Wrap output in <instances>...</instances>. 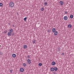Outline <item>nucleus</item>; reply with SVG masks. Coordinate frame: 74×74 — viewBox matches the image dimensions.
<instances>
[{
  "label": "nucleus",
  "instance_id": "1a4fd4ad",
  "mask_svg": "<svg viewBox=\"0 0 74 74\" xmlns=\"http://www.w3.org/2000/svg\"><path fill=\"white\" fill-rule=\"evenodd\" d=\"M27 45H24L23 48L24 49H26L27 48Z\"/></svg>",
  "mask_w": 74,
  "mask_h": 74
},
{
  "label": "nucleus",
  "instance_id": "6e6552de",
  "mask_svg": "<svg viewBox=\"0 0 74 74\" xmlns=\"http://www.w3.org/2000/svg\"><path fill=\"white\" fill-rule=\"evenodd\" d=\"M54 33V35L55 36H57V35H58V32L56 31Z\"/></svg>",
  "mask_w": 74,
  "mask_h": 74
},
{
  "label": "nucleus",
  "instance_id": "20e7f679",
  "mask_svg": "<svg viewBox=\"0 0 74 74\" xmlns=\"http://www.w3.org/2000/svg\"><path fill=\"white\" fill-rule=\"evenodd\" d=\"M27 62L28 63V64H31V60H30L29 59H28L27 60Z\"/></svg>",
  "mask_w": 74,
  "mask_h": 74
},
{
  "label": "nucleus",
  "instance_id": "ddd939ff",
  "mask_svg": "<svg viewBox=\"0 0 74 74\" xmlns=\"http://www.w3.org/2000/svg\"><path fill=\"white\" fill-rule=\"evenodd\" d=\"M54 68H51V71H54Z\"/></svg>",
  "mask_w": 74,
  "mask_h": 74
},
{
  "label": "nucleus",
  "instance_id": "412c9836",
  "mask_svg": "<svg viewBox=\"0 0 74 74\" xmlns=\"http://www.w3.org/2000/svg\"><path fill=\"white\" fill-rule=\"evenodd\" d=\"M58 48V52H60V47H59Z\"/></svg>",
  "mask_w": 74,
  "mask_h": 74
},
{
  "label": "nucleus",
  "instance_id": "7c9ffc66",
  "mask_svg": "<svg viewBox=\"0 0 74 74\" xmlns=\"http://www.w3.org/2000/svg\"><path fill=\"white\" fill-rule=\"evenodd\" d=\"M53 74H56V72H53Z\"/></svg>",
  "mask_w": 74,
  "mask_h": 74
},
{
  "label": "nucleus",
  "instance_id": "0eeeda50",
  "mask_svg": "<svg viewBox=\"0 0 74 74\" xmlns=\"http://www.w3.org/2000/svg\"><path fill=\"white\" fill-rule=\"evenodd\" d=\"M56 64V62H53L51 63V65L52 66H54Z\"/></svg>",
  "mask_w": 74,
  "mask_h": 74
},
{
  "label": "nucleus",
  "instance_id": "7ed1b4c3",
  "mask_svg": "<svg viewBox=\"0 0 74 74\" xmlns=\"http://www.w3.org/2000/svg\"><path fill=\"white\" fill-rule=\"evenodd\" d=\"M25 71L24 69L22 68H21L20 69V72H23Z\"/></svg>",
  "mask_w": 74,
  "mask_h": 74
},
{
  "label": "nucleus",
  "instance_id": "f3484780",
  "mask_svg": "<svg viewBox=\"0 0 74 74\" xmlns=\"http://www.w3.org/2000/svg\"><path fill=\"white\" fill-rule=\"evenodd\" d=\"M40 10L42 11H43L44 10V9L43 7H42L41 8Z\"/></svg>",
  "mask_w": 74,
  "mask_h": 74
},
{
  "label": "nucleus",
  "instance_id": "aec40b11",
  "mask_svg": "<svg viewBox=\"0 0 74 74\" xmlns=\"http://www.w3.org/2000/svg\"><path fill=\"white\" fill-rule=\"evenodd\" d=\"M11 35L12 36H14V35H15V32H13L12 33Z\"/></svg>",
  "mask_w": 74,
  "mask_h": 74
},
{
  "label": "nucleus",
  "instance_id": "2eb2a0df",
  "mask_svg": "<svg viewBox=\"0 0 74 74\" xmlns=\"http://www.w3.org/2000/svg\"><path fill=\"white\" fill-rule=\"evenodd\" d=\"M42 63H39L38 64V66H40L41 67V66H42Z\"/></svg>",
  "mask_w": 74,
  "mask_h": 74
},
{
  "label": "nucleus",
  "instance_id": "a211bd4d",
  "mask_svg": "<svg viewBox=\"0 0 74 74\" xmlns=\"http://www.w3.org/2000/svg\"><path fill=\"white\" fill-rule=\"evenodd\" d=\"M27 17H25L24 18V21H26V19H27Z\"/></svg>",
  "mask_w": 74,
  "mask_h": 74
},
{
  "label": "nucleus",
  "instance_id": "4be33fe9",
  "mask_svg": "<svg viewBox=\"0 0 74 74\" xmlns=\"http://www.w3.org/2000/svg\"><path fill=\"white\" fill-rule=\"evenodd\" d=\"M3 5V3H0V7H2Z\"/></svg>",
  "mask_w": 74,
  "mask_h": 74
},
{
  "label": "nucleus",
  "instance_id": "2f4dec72",
  "mask_svg": "<svg viewBox=\"0 0 74 74\" xmlns=\"http://www.w3.org/2000/svg\"><path fill=\"white\" fill-rule=\"evenodd\" d=\"M62 54H63V55H64V53H62Z\"/></svg>",
  "mask_w": 74,
  "mask_h": 74
},
{
  "label": "nucleus",
  "instance_id": "72a5a7b5",
  "mask_svg": "<svg viewBox=\"0 0 74 74\" xmlns=\"http://www.w3.org/2000/svg\"><path fill=\"white\" fill-rule=\"evenodd\" d=\"M44 0V1H45V0Z\"/></svg>",
  "mask_w": 74,
  "mask_h": 74
},
{
  "label": "nucleus",
  "instance_id": "9d476101",
  "mask_svg": "<svg viewBox=\"0 0 74 74\" xmlns=\"http://www.w3.org/2000/svg\"><path fill=\"white\" fill-rule=\"evenodd\" d=\"M13 58H15L16 57V54H13L12 55Z\"/></svg>",
  "mask_w": 74,
  "mask_h": 74
},
{
  "label": "nucleus",
  "instance_id": "f8f14e48",
  "mask_svg": "<svg viewBox=\"0 0 74 74\" xmlns=\"http://www.w3.org/2000/svg\"><path fill=\"white\" fill-rule=\"evenodd\" d=\"M54 70H55L56 71H58V68L57 67H54Z\"/></svg>",
  "mask_w": 74,
  "mask_h": 74
},
{
  "label": "nucleus",
  "instance_id": "f03ea898",
  "mask_svg": "<svg viewBox=\"0 0 74 74\" xmlns=\"http://www.w3.org/2000/svg\"><path fill=\"white\" fill-rule=\"evenodd\" d=\"M10 7H11V8H12V7H14V3L12 2H11L9 4Z\"/></svg>",
  "mask_w": 74,
  "mask_h": 74
},
{
  "label": "nucleus",
  "instance_id": "dca6fc26",
  "mask_svg": "<svg viewBox=\"0 0 74 74\" xmlns=\"http://www.w3.org/2000/svg\"><path fill=\"white\" fill-rule=\"evenodd\" d=\"M74 16H73V15H71L70 16V18H71V19H72L73 18V17Z\"/></svg>",
  "mask_w": 74,
  "mask_h": 74
},
{
  "label": "nucleus",
  "instance_id": "9b49d317",
  "mask_svg": "<svg viewBox=\"0 0 74 74\" xmlns=\"http://www.w3.org/2000/svg\"><path fill=\"white\" fill-rule=\"evenodd\" d=\"M68 28H70L71 27L72 25L71 24H69L68 25Z\"/></svg>",
  "mask_w": 74,
  "mask_h": 74
},
{
  "label": "nucleus",
  "instance_id": "c9c22d12",
  "mask_svg": "<svg viewBox=\"0 0 74 74\" xmlns=\"http://www.w3.org/2000/svg\"><path fill=\"white\" fill-rule=\"evenodd\" d=\"M9 25H10V23L9 24Z\"/></svg>",
  "mask_w": 74,
  "mask_h": 74
},
{
  "label": "nucleus",
  "instance_id": "5701e85b",
  "mask_svg": "<svg viewBox=\"0 0 74 74\" xmlns=\"http://www.w3.org/2000/svg\"><path fill=\"white\" fill-rule=\"evenodd\" d=\"M44 4H45V5H47V4H48V3L47 2H45Z\"/></svg>",
  "mask_w": 74,
  "mask_h": 74
},
{
  "label": "nucleus",
  "instance_id": "f704fd0d",
  "mask_svg": "<svg viewBox=\"0 0 74 74\" xmlns=\"http://www.w3.org/2000/svg\"><path fill=\"white\" fill-rule=\"evenodd\" d=\"M13 26L14 27V25H13Z\"/></svg>",
  "mask_w": 74,
  "mask_h": 74
},
{
  "label": "nucleus",
  "instance_id": "b1692460",
  "mask_svg": "<svg viewBox=\"0 0 74 74\" xmlns=\"http://www.w3.org/2000/svg\"><path fill=\"white\" fill-rule=\"evenodd\" d=\"M8 31H7V30H5V31H4V33H6Z\"/></svg>",
  "mask_w": 74,
  "mask_h": 74
},
{
  "label": "nucleus",
  "instance_id": "bb28decb",
  "mask_svg": "<svg viewBox=\"0 0 74 74\" xmlns=\"http://www.w3.org/2000/svg\"><path fill=\"white\" fill-rule=\"evenodd\" d=\"M13 71V70H10V73H12Z\"/></svg>",
  "mask_w": 74,
  "mask_h": 74
},
{
  "label": "nucleus",
  "instance_id": "c85d7f7f",
  "mask_svg": "<svg viewBox=\"0 0 74 74\" xmlns=\"http://www.w3.org/2000/svg\"><path fill=\"white\" fill-rule=\"evenodd\" d=\"M67 13H68V12H67V11H66L65 12V14H67Z\"/></svg>",
  "mask_w": 74,
  "mask_h": 74
},
{
  "label": "nucleus",
  "instance_id": "473e14b6",
  "mask_svg": "<svg viewBox=\"0 0 74 74\" xmlns=\"http://www.w3.org/2000/svg\"><path fill=\"white\" fill-rule=\"evenodd\" d=\"M1 45H0V48H1Z\"/></svg>",
  "mask_w": 74,
  "mask_h": 74
},
{
  "label": "nucleus",
  "instance_id": "423d86ee",
  "mask_svg": "<svg viewBox=\"0 0 74 74\" xmlns=\"http://www.w3.org/2000/svg\"><path fill=\"white\" fill-rule=\"evenodd\" d=\"M60 3L61 5H63V4H64V3H63L62 1H61L60 2Z\"/></svg>",
  "mask_w": 74,
  "mask_h": 74
},
{
  "label": "nucleus",
  "instance_id": "393cba45",
  "mask_svg": "<svg viewBox=\"0 0 74 74\" xmlns=\"http://www.w3.org/2000/svg\"><path fill=\"white\" fill-rule=\"evenodd\" d=\"M0 55H3V53L2 52L0 51Z\"/></svg>",
  "mask_w": 74,
  "mask_h": 74
},
{
  "label": "nucleus",
  "instance_id": "39448f33",
  "mask_svg": "<svg viewBox=\"0 0 74 74\" xmlns=\"http://www.w3.org/2000/svg\"><path fill=\"white\" fill-rule=\"evenodd\" d=\"M64 19L65 21H67L68 19V17L67 16H64Z\"/></svg>",
  "mask_w": 74,
  "mask_h": 74
},
{
  "label": "nucleus",
  "instance_id": "4468645a",
  "mask_svg": "<svg viewBox=\"0 0 74 74\" xmlns=\"http://www.w3.org/2000/svg\"><path fill=\"white\" fill-rule=\"evenodd\" d=\"M56 31V29L55 28H53L52 29V32H53L54 33Z\"/></svg>",
  "mask_w": 74,
  "mask_h": 74
},
{
  "label": "nucleus",
  "instance_id": "6ab92c4d",
  "mask_svg": "<svg viewBox=\"0 0 74 74\" xmlns=\"http://www.w3.org/2000/svg\"><path fill=\"white\" fill-rule=\"evenodd\" d=\"M26 64H25V63H24L23 64V66L24 67H26Z\"/></svg>",
  "mask_w": 74,
  "mask_h": 74
},
{
  "label": "nucleus",
  "instance_id": "cd10ccee",
  "mask_svg": "<svg viewBox=\"0 0 74 74\" xmlns=\"http://www.w3.org/2000/svg\"><path fill=\"white\" fill-rule=\"evenodd\" d=\"M27 58L28 59H29V58H30V57L29 56V55H28L27 56Z\"/></svg>",
  "mask_w": 74,
  "mask_h": 74
},
{
  "label": "nucleus",
  "instance_id": "a878e982",
  "mask_svg": "<svg viewBox=\"0 0 74 74\" xmlns=\"http://www.w3.org/2000/svg\"><path fill=\"white\" fill-rule=\"evenodd\" d=\"M33 43H34L35 44L36 43V40H34V41H33Z\"/></svg>",
  "mask_w": 74,
  "mask_h": 74
},
{
  "label": "nucleus",
  "instance_id": "c756f323",
  "mask_svg": "<svg viewBox=\"0 0 74 74\" xmlns=\"http://www.w3.org/2000/svg\"><path fill=\"white\" fill-rule=\"evenodd\" d=\"M51 32V30H50V29H49V30H48V32Z\"/></svg>",
  "mask_w": 74,
  "mask_h": 74
},
{
  "label": "nucleus",
  "instance_id": "f257e3e1",
  "mask_svg": "<svg viewBox=\"0 0 74 74\" xmlns=\"http://www.w3.org/2000/svg\"><path fill=\"white\" fill-rule=\"evenodd\" d=\"M13 32V29H10L9 30V32L8 33V36H11L12 33Z\"/></svg>",
  "mask_w": 74,
  "mask_h": 74
}]
</instances>
